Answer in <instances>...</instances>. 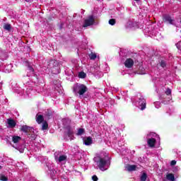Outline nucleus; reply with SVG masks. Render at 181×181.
Returning a JSON list of instances; mask_svg holds the SVG:
<instances>
[{
	"label": "nucleus",
	"instance_id": "473e14b6",
	"mask_svg": "<svg viewBox=\"0 0 181 181\" xmlns=\"http://www.w3.org/2000/svg\"><path fill=\"white\" fill-rule=\"evenodd\" d=\"M28 69L30 71H32L33 73L35 71V69H33V67H32L31 66H28Z\"/></svg>",
	"mask_w": 181,
	"mask_h": 181
},
{
	"label": "nucleus",
	"instance_id": "5701e85b",
	"mask_svg": "<svg viewBox=\"0 0 181 181\" xmlns=\"http://www.w3.org/2000/svg\"><path fill=\"white\" fill-rule=\"evenodd\" d=\"M146 177H148V175L146 174V173H143L141 177V181H146Z\"/></svg>",
	"mask_w": 181,
	"mask_h": 181
},
{
	"label": "nucleus",
	"instance_id": "6e6552de",
	"mask_svg": "<svg viewBox=\"0 0 181 181\" xmlns=\"http://www.w3.org/2000/svg\"><path fill=\"white\" fill-rule=\"evenodd\" d=\"M139 104L141 107V111H144V110H145V108H146V100H145V98H140Z\"/></svg>",
	"mask_w": 181,
	"mask_h": 181
},
{
	"label": "nucleus",
	"instance_id": "f8f14e48",
	"mask_svg": "<svg viewBox=\"0 0 181 181\" xmlns=\"http://www.w3.org/2000/svg\"><path fill=\"white\" fill-rule=\"evenodd\" d=\"M35 118L36 122H37L39 124H43V122H45V117H43L42 115H36Z\"/></svg>",
	"mask_w": 181,
	"mask_h": 181
},
{
	"label": "nucleus",
	"instance_id": "f3484780",
	"mask_svg": "<svg viewBox=\"0 0 181 181\" xmlns=\"http://www.w3.org/2000/svg\"><path fill=\"white\" fill-rule=\"evenodd\" d=\"M47 128H49V124L47 123V122L46 120H45L42 122V131H45L46 129H47Z\"/></svg>",
	"mask_w": 181,
	"mask_h": 181
},
{
	"label": "nucleus",
	"instance_id": "9d476101",
	"mask_svg": "<svg viewBox=\"0 0 181 181\" xmlns=\"http://www.w3.org/2000/svg\"><path fill=\"white\" fill-rule=\"evenodd\" d=\"M147 144L150 148H155L156 144V139L155 138H151L147 140Z\"/></svg>",
	"mask_w": 181,
	"mask_h": 181
},
{
	"label": "nucleus",
	"instance_id": "39448f33",
	"mask_svg": "<svg viewBox=\"0 0 181 181\" xmlns=\"http://www.w3.org/2000/svg\"><path fill=\"white\" fill-rule=\"evenodd\" d=\"M95 22V19H94L93 16H89L87 19L84 21L83 28H88V26H92V25H94V23Z\"/></svg>",
	"mask_w": 181,
	"mask_h": 181
},
{
	"label": "nucleus",
	"instance_id": "a878e982",
	"mask_svg": "<svg viewBox=\"0 0 181 181\" xmlns=\"http://www.w3.org/2000/svg\"><path fill=\"white\" fill-rule=\"evenodd\" d=\"M84 131H85V130H84V129H83V128L78 129L76 135H83V134H84Z\"/></svg>",
	"mask_w": 181,
	"mask_h": 181
},
{
	"label": "nucleus",
	"instance_id": "7ed1b4c3",
	"mask_svg": "<svg viewBox=\"0 0 181 181\" xmlns=\"http://www.w3.org/2000/svg\"><path fill=\"white\" fill-rule=\"evenodd\" d=\"M108 160H110V158L108 156L105 158L99 157L98 166L100 170H105V165L108 163Z\"/></svg>",
	"mask_w": 181,
	"mask_h": 181
},
{
	"label": "nucleus",
	"instance_id": "c85d7f7f",
	"mask_svg": "<svg viewBox=\"0 0 181 181\" xmlns=\"http://www.w3.org/2000/svg\"><path fill=\"white\" fill-rule=\"evenodd\" d=\"M176 46H177V48L178 49V50H180V51H181V41L178 42L176 44Z\"/></svg>",
	"mask_w": 181,
	"mask_h": 181
},
{
	"label": "nucleus",
	"instance_id": "72a5a7b5",
	"mask_svg": "<svg viewBox=\"0 0 181 181\" xmlns=\"http://www.w3.org/2000/svg\"><path fill=\"white\" fill-rule=\"evenodd\" d=\"M19 152H21V153H23V149H19Z\"/></svg>",
	"mask_w": 181,
	"mask_h": 181
},
{
	"label": "nucleus",
	"instance_id": "6ab92c4d",
	"mask_svg": "<svg viewBox=\"0 0 181 181\" xmlns=\"http://www.w3.org/2000/svg\"><path fill=\"white\" fill-rule=\"evenodd\" d=\"M4 29H5V30H11V29H12V25H11V24L9 23H6L4 25Z\"/></svg>",
	"mask_w": 181,
	"mask_h": 181
},
{
	"label": "nucleus",
	"instance_id": "412c9836",
	"mask_svg": "<svg viewBox=\"0 0 181 181\" xmlns=\"http://www.w3.org/2000/svg\"><path fill=\"white\" fill-rule=\"evenodd\" d=\"M89 58L90 59V60H95V59H97V54H95V53L91 52L89 54Z\"/></svg>",
	"mask_w": 181,
	"mask_h": 181
},
{
	"label": "nucleus",
	"instance_id": "20e7f679",
	"mask_svg": "<svg viewBox=\"0 0 181 181\" xmlns=\"http://www.w3.org/2000/svg\"><path fill=\"white\" fill-rule=\"evenodd\" d=\"M21 130L23 132H25V134H27L28 136H30L31 138H33V136H32V133L34 132L33 127H29L28 125H23Z\"/></svg>",
	"mask_w": 181,
	"mask_h": 181
},
{
	"label": "nucleus",
	"instance_id": "f257e3e1",
	"mask_svg": "<svg viewBox=\"0 0 181 181\" xmlns=\"http://www.w3.org/2000/svg\"><path fill=\"white\" fill-rule=\"evenodd\" d=\"M48 67L52 69V73L54 74H59L60 73V66H59V62L56 59H51L47 62Z\"/></svg>",
	"mask_w": 181,
	"mask_h": 181
},
{
	"label": "nucleus",
	"instance_id": "393cba45",
	"mask_svg": "<svg viewBox=\"0 0 181 181\" xmlns=\"http://www.w3.org/2000/svg\"><path fill=\"white\" fill-rule=\"evenodd\" d=\"M0 180H1V181H8V177L1 174L0 175Z\"/></svg>",
	"mask_w": 181,
	"mask_h": 181
},
{
	"label": "nucleus",
	"instance_id": "aec40b11",
	"mask_svg": "<svg viewBox=\"0 0 181 181\" xmlns=\"http://www.w3.org/2000/svg\"><path fill=\"white\" fill-rule=\"evenodd\" d=\"M67 159V156L62 155L60 156L58 158L59 162H63Z\"/></svg>",
	"mask_w": 181,
	"mask_h": 181
},
{
	"label": "nucleus",
	"instance_id": "f03ea898",
	"mask_svg": "<svg viewBox=\"0 0 181 181\" xmlns=\"http://www.w3.org/2000/svg\"><path fill=\"white\" fill-rule=\"evenodd\" d=\"M73 91L75 94H79V95H83L85 93L88 91V88L84 84L77 83L76 86L73 88Z\"/></svg>",
	"mask_w": 181,
	"mask_h": 181
},
{
	"label": "nucleus",
	"instance_id": "dca6fc26",
	"mask_svg": "<svg viewBox=\"0 0 181 181\" xmlns=\"http://www.w3.org/2000/svg\"><path fill=\"white\" fill-rule=\"evenodd\" d=\"M127 170L129 172H132L134 170H136V165H129L127 166Z\"/></svg>",
	"mask_w": 181,
	"mask_h": 181
},
{
	"label": "nucleus",
	"instance_id": "423d86ee",
	"mask_svg": "<svg viewBox=\"0 0 181 181\" xmlns=\"http://www.w3.org/2000/svg\"><path fill=\"white\" fill-rule=\"evenodd\" d=\"M163 21L165 23H169L170 25H173V19L170 15L165 14L163 16Z\"/></svg>",
	"mask_w": 181,
	"mask_h": 181
},
{
	"label": "nucleus",
	"instance_id": "0eeeda50",
	"mask_svg": "<svg viewBox=\"0 0 181 181\" xmlns=\"http://www.w3.org/2000/svg\"><path fill=\"white\" fill-rule=\"evenodd\" d=\"M124 66L127 69H131L134 66V59L131 58H128L124 62Z\"/></svg>",
	"mask_w": 181,
	"mask_h": 181
},
{
	"label": "nucleus",
	"instance_id": "c756f323",
	"mask_svg": "<svg viewBox=\"0 0 181 181\" xmlns=\"http://www.w3.org/2000/svg\"><path fill=\"white\" fill-rule=\"evenodd\" d=\"M92 180L93 181H98V177H97V175H93L92 176Z\"/></svg>",
	"mask_w": 181,
	"mask_h": 181
},
{
	"label": "nucleus",
	"instance_id": "7c9ffc66",
	"mask_svg": "<svg viewBox=\"0 0 181 181\" xmlns=\"http://www.w3.org/2000/svg\"><path fill=\"white\" fill-rule=\"evenodd\" d=\"M62 122H63V124H64V122H71V120L65 118L62 119Z\"/></svg>",
	"mask_w": 181,
	"mask_h": 181
},
{
	"label": "nucleus",
	"instance_id": "b1692460",
	"mask_svg": "<svg viewBox=\"0 0 181 181\" xmlns=\"http://www.w3.org/2000/svg\"><path fill=\"white\" fill-rule=\"evenodd\" d=\"M117 21L114 18L109 20V25H111L112 26H114V25H115Z\"/></svg>",
	"mask_w": 181,
	"mask_h": 181
},
{
	"label": "nucleus",
	"instance_id": "2f4dec72",
	"mask_svg": "<svg viewBox=\"0 0 181 181\" xmlns=\"http://www.w3.org/2000/svg\"><path fill=\"white\" fill-rule=\"evenodd\" d=\"M175 165H176V160H171L170 165L175 166Z\"/></svg>",
	"mask_w": 181,
	"mask_h": 181
},
{
	"label": "nucleus",
	"instance_id": "c9c22d12",
	"mask_svg": "<svg viewBox=\"0 0 181 181\" xmlns=\"http://www.w3.org/2000/svg\"><path fill=\"white\" fill-rule=\"evenodd\" d=\"M30 0H25L26 2H29Z\"/></svg>",
	"mask_w": 181,
	"mask_h": 181
},
{
	"label": "nucleus",
	"instance_id": "f704fd0d",
	"mask_svg": "<svg viewBox=\"0 0 181 181\" xmlns=\"http://www.w3.org/2000/svg\"><path fill=\"white\" fill-rule=\"evenodd\" d=\"M2 169V165H0V170Z\"/></svg>",
	"mask_w": 181,
	"mask_h": 181
},
{
	"label": "nucleus",
	"instance_id": "9b49d317",
	"mask_svg": "<svg viewBox=\"0 0 181 181\" xmlns=\"http://www.w3.org/2000/svg\"><path fill=\"white\" fill-rule=\"evenodd\" d=\"M45 119H47V121H48L49 119H52V118H53V112H52V110H47L45 112Z\"/></svg>",
	"mask_w": 181,
	"mask_h": 181
},
{
	"label": "nucleus",
	"instance_id": "4be33fe9",
	"mask_svg": "<svg viewBox=\"0 0 181 181\" xmlns=\"http://www.w3.org/2000/svg\"><path fill=\"white\" fill-rule=\"evenodd\" d=\"M86 76H87V74H86V73H84L83 71L79 72V74H78L79 78H86Z\"/></svg>",
	"mask_w": 181,
	"mask_h": 181
},
{
	"label": "nucleus",
	"instance_id": "4468645a",
	"mask_svg": "<svg viewBox=\"0 0 181 181\" xmlns=\"http://www.w3.org/2000/svg\"><path fill=\"white\" fill-rule=\"evenodd\" d=\"M84 144L86 145V146L93 144V138H91V136L86 137L84 140Z\"/></svg>",
	"mask_w": 181,
	"mask_h": 181
},
{
	"label": "nucleus",
	"instance_id": "1a4fd4ad",
	"mask_svg": "<svg viewBox=\"0 0 181 181\" xmlns=\"http://www.w3.org/2000/svg\"><path fill=\"white\" fill-rule=\"evenodd\" d=\"M65 129H66V135H68L69 138H73V135H74L73 128H71L70 126H66Z\"/></svg>",
	"mask_w": 181,
	"mask_h": 181
},
{
	"label": "nucleus",
	"instance_id": "2eb2a0df",
	"mask_svg": "<svg viewBox=\"0 0 181 181\" xmlns=\"http://www.w3.org/2000/svg\"><path fill=\"white\" fill-rule=\"evenodd\" d=\"M21 139L22 138L19 136H13L12 137V141L13 144H18V142H19V141H21Z\"/></svg>",
	"mask_w": 181,
	"mask_h": 181
},
{
	"label": "nucleus",
	"instance_id": "a211bd4d",
	"mask_svg": "<svg viewBox=\"0 0 181 181\" xmlns=\"http://www.w3.org/2000/svg\"><path fill=\"white\" fill-rule=\"evenodd\" d=\"M166 179L170 181H175V175L169 173L166 175Z\"/></svg>",
	"mask_w": 181,
	"mask_h": 181
},
{
	"label": "nucleus",
	"instance_id": "bb28decb",
	"mask_svg": "<svg viewBox=\"0 0 181 181\" xmlns=\"http://www.w3.org/2000/svg\"><path fill=\"white\" fill-rule=\"evenodd\" d=\"M160 66L161 67H166V62L165 61H163V60L160 61Z\"/></svg>",
	"mask_w": 181,
	"mask_h": 181
},
{
	"label": "nucleus",
	"instance_id": "e433bc0d",
	"mask_svg": "<svg viewBox=\"0 0 181 181\" xmlns=\"http://www.w3.org/2000/svg\"><path fill=\"white\" fill-rule=\"evenodd\" d=\"M55 159H57V157H55Z\"/></svg>",
	"mask_w": 181,
	"mask_h": 181
},
{
	"label": "nucleus",
	"instance_id": "ddd939ff",
	"mask_svg": "<svg viewBox=\"0 0 181 181\" xmlns=\"http://www.w3.org/2000/svg\"><path fill=\"white\" fill-rule=\"evenodd\" d=\"M7 124L9 127V128H15L16 127V122L13 119H7Z\"/></svg>",
	"mask_w": 181,
	"mask_h": 181
},
{
	"label": "nucleus",
	"instance_id": "cd10ccee",
	"mask_svg": "<svg viewBox=\"0 0 181 181\" xmlns=\"http://www.w3.org/2000/svg\"><path fill=\"white\" fill-rule=\"evenodd\" d=\"M165 94L166 95H170V94H172V90H170V88L167 89L165 90Z\"/></svg>",
	"mask_w": 181,
	"mask_h": 181
}]
</instances>
